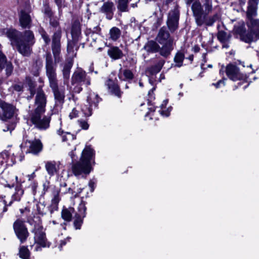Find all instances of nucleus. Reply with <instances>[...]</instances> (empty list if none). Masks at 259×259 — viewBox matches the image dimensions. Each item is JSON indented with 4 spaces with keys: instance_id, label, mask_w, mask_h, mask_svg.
<instances>
[{
    "instance_id": "1",
    "label": "nucleus",
    "mask_w": 259,
    "mask_h": 259,
    "mask_svg": "<svg viewBox=\"0 0 259 259\" xmlns=\"http://www.w3.org/2000/svg\"><path fill=\"white\" fill-rule=\"evenodd\" d=\"M5 31L4 32L11 41L13 47H16L17 51L24 56L30 55L31 47L35 42L32 31L27 30L20 32L14 29H8Z\"/></svg>"
},
{
    "instance_id": "2",
    "label": "nucleus",
    "mask_w": 259,
    "mask_h": 259,
    "mask_svg": "<svg viewBox=\"0 0 259 259\" xmlns=\"http://www.w3.org/2000/svg\"><path fill=\"white\" fill-rule=\"evenodd\" d=\"M94 155V150L90 146H87L82 152L79 161L72 165V171L75 177L83 178L90 173L91 160Z\"/></svg>"
},
{
    "instance_id": "3",
    "label": "nucleus",
    "mask_w": 259,
    "mask_h": 259,
    "mask_svg": "<svg viewBox=\"0 0 259 259\" xmlns=\"http://www.w3.org/2000/svg\"><path fill=\"white\" fill-rule=\"evenodd\" d=\"M27 222L34 228L32 232L34 233L35 243L42 247H49L50 243L47 241L46 233L41 225V220L38 215L31 216L29 215L27 218Z\"/></svg>"
},
{
    "instance_id": "4",
    "label": "nucleus",
    "mask_w": 259,
    "mask_h": 259,
    "mask_svg": "<svg viewBox=\"0 0 259 259\" xmlns=\"http://www.w3.org/2000/svg\"><path fill=\"white\" fill-rule=\"evenodd\" d=\"M45 68L46 75L49 81L50 87L58 84L56 69L50 53H47L46 55Z\"/></svg>"
},
{
    "instance_id": "5",
    "label": "nucleus",
    "mask_w": 259,
    "mask_h": 259,
    "mask_svg": "<svg viewBox=\"0 0 259 259\" xmlns=\"http://www.w3.org/2000/svg\"><path fill=\"white\" fill-rule=\"evenodd\" d=\"M13 227L15 235L21 243H24L29 235L25 222L20 219H17L13 223Z\"/></svg>"
},
{
    "instance_id": "6",
    "label": "nucleus",
    "mask_w": 259,
    "mask_h": 259,
    "mask_svg": "<svg viewBox=\"0 0 259 259\" xmlns=\"http://www.w3.org/2000/svg\"><path fill=\"white\" fill-rule=\"evenodd\" d=\"M17 112V109L13 105L0 100V119L2 120L11 119Z\"/></svg>"
},
{
    "instance_id": "7",
    "label": "nucleus",
    "mask_w": 259,
    "mask_h": 259,
    "mask_svg": "<svg viewBox=\"0 0 259 259\" xmlns=\"http://www.w3.org/2000/svg\"><path fill=\"white\" fill-rule=\"evenodd\" d=\"M71 82L72 85H85L88 87L91 84V78L88 76L85 71L80 68L77 69L73 72Z\"/></svg>"
},
{
    "instance_id": "8",
    "label": "nucleus",
    "mask_w": 259,
    "mask_h": 259,
    "mask_svg": "<svg viewBox=\"0 0 259 259\" xmlns=\"http://www.w3.org/2000/svg\"><path fill=\"white\" fill-rule=\"evenodd\" d=\"M62 36L61 29H57L52 36V49L56 63L60 61L61 52L60 40Z\"/></svg>"
},
{
    "instance_id": "9",
    "label": "nucleus",
    "mask_w": 259,
    "mask_h": 259,
    "mask_svg": "<svg viewBox=\"0 0 259 259\" xmlns=\"http://www.w3.org/2000/svg\"><path fill=\"white\" fill-rule=\"evenodd\" d=\"M44 113L33 112L31 115V121L36 127L39 130H46L49 127L50 117L44 116Z\"/></svg>"
},
{
    "instance_id": "10",
    "label": "nucleus",
    "mask_w": 259,
    "mask_h": 259,
    "mask_svg": "<svg viewBox=\"0 0 259 259\" xmlns=\"http://www.w3.org/2000/svg\"><path fill=\"white\" fill-rule=\"evenodd\" d=\"M179 18L180 11L178 6L176 5L174 9L169 12L166 21L167 27L171 33L178 28Z\"/></svg>"
},
{
    "instance_id": "11",
    "label": "nucleus",
    "mask_w": 259,
    "mask_h": 259,
    "mask_svg": "<svg viewBox=\"0 0 259 259\" xmlns=\"http://www.w3.org/2000/svg\"><path fill=\"white\" fill-rule=\"evenodd\" d=\"M101 100L99 96L95 93H91L87 98V104L82 107L81 110L85 116H90L92 114L93 107L96 108Z\"/></svg>"
},
{
    "instance_id": "12",
    "label": "nucleus",
    "mask_w": 259,
    "mask_h": 259,
    "mask_svg": "<svg viewBox=\"0 0 259 259\" xmlns=\"http://www.w3.org/2000/svg\"><path fill=\"white\" fill-rule=\"evenodd\" d=\"M47 98L44 92L41 89H38L35 98L34 112L44 113Z\"/></svg>"
},
{
    "instance_id": "13",
    "label": "nucleus",
    "mask_w": 259,
    "mask_h": 259,
    "mask_svg": "<svg viewBox=\"0 0 259 259\" xmlns=\"http://www.w3.org/2000/svg\"><path fill=\"white\" fill-rule=\"evenodd\" d=\"M225 71L227 76L233 81L244 79L246 75L241 73L235 65L229 64L226 67Z\"/></svg>"
},
{
    "instance_id": "14",
    "label": "nucleus",
    "mask_w": 259,
    "mask_h": 259,
    "mask_svg": "<svg viewBox=\"0 0 259 259\" xmlns=\"http://www.w3.org/2000/svg\"><path fill=\"white\" fill-rule=\"evenodd\" d=\"M202 11L200 14L201 18L199 21L194 17L195 22L197 26H201L204 24L205 18L207 15L212 11V0H204L203 5L201 4Z\"/></svg>"
},
{
    "instance_id": "15",
    "label": "nucleus",
    "mask_w": 259,
    "mask_h": 259,
    "mask_svg": "<svg viewBox=\"0 0 259 259\" xmlns=\"http://www.w3.org/2000/svg\"><path fill=\"white\" fill-rule=\"evenodd\" d=\"M115 10L114 4L112 1H108L104 2L99 8V12L103 14L107 19L111 20Z\"/></svg>"
},
{
    "instance_id": "16",
    "label": "nucleus",
    "mask_w": 259,
    "mask_h": 259,
    "mask_svg": "<svg viewBox=\"0 0 259 259\" xmlns=\"http://www.w3.org/2000/svg\"><path fill=\"white\" fill-rule=\"evenodd\" d=\"M237 32L240 35V39L246 43L249 44L251 42L255 41L259 39V36L255 33L250 30L246 32L245 29L243 27L238 28Z\"/></svg>"
},
{
    "instance_id": "17",
    "label": "nucleus",
    "mask_w": 259,
    "mask_h": 259,
    "mask_svg": "<svg viewBox=\"0 0 259 259\" xmlns=\"http://www.w3.org/2000/svg\"><path fill=\"white\" fill-rule=\"evenodd\" d=\"M156 39L159 44L173 43L174 42L173 38L170 36L167 28L164 26L159 29Z\"/></svg>"
},
{
    "instance_id": "18",
    "label": "nucleus",
    "mask_w": 259,
    "mask_h": 259,
    "mask_svg": "<svg viewBox=\"0 0 259 259\" xmlns=\"http://www.w3.org/2000/svg\"><path fill=\"white\" fill-rule=\"evenodd\" d=\"M73 60L68 59L60 64L63 77L64 84H67L70 78V70L73 66Z\"/></svg>"
},
{
    "instance_id": "19",
    "label": "nucleus",
    "mask_w": 259,
    "mask_h": 259,
    "mask_svg": "<svg viewBox=\"0 0 259 259\" xmlns=\"http://www.w3.org/2000/svg\"><path fill=\"white\" fill-rule=\"evenodd\" d=\"M50 87L54 94L56 105H62L64 102L65 97V90L64 89L59 88L58 84Z\"/></svg>"
},
{
    "instance_id": "20",
    "label": "nucleus",
    "mask_w": 259,
    "mask_h": 259,
    "mask_svg": "<svg viewBox=\"0 0 259 259\" xmlns=\"http://www.w3.org/2000/svg\"><path fill=\"white\" fill-rule=\"evenodd\" d=\"M187 6L191 5V10L194 17H196L199 21L201 20L200 14L202 11L201 3L199 0H185Z\"/></svg>"
},
{
    "instance_id": "21",
    "label": "nucleus",
    "mask_w": 259,
    "mask_h": 259,
    "mask_svg": "<svg viewBox=\"0 0 259 259\" xmlns=\"http://www.w3.org/2000/svg\"><path fill=\"white\" fill-rule=\"evenodd\" d=\"M20 26L23 28H30L31 26V18L29 14L21 10L19 14Z\"/></svg>"
},
{
    "instance_id": "22",
    "label": "nucleus",
    "mask_w": 259,
    "mask_h": 259,
    "mask_svg": "<svg viewBox=\"0 0 259 259\" xmlns=\"http://www.w3.org/2000/svg\"><path fill=\"white\" fill-rule=\"evenodd\" d=\"M105 84L107 87L109 93L118 98L121 97L122 92L120 90L119 85L117 83L112 80L109 79L106 81Z\"/></svg>"
},
{
    "instance_id": "23",
    "label": "nucleus",
    "mask_w": 259,
    "mask_h": 259,
    "mask_svg": "<svg viewBox=\"0 0 259 259\" xmlns=\"http://www.w3.org/2000/svg\"><path fill=\"white\" fill-rule=\"evenodd\" d=\"M81 25L80 22L76 20L75 21L71 27V35L72 39L76 42H78L81 40Z\"/></svg>"
},
{
    "instance_id": "24",
    "label": "nucleus",
    "mask_w": 259,
    "mask_h": 259,
    "mask_svg": "<svg viewBox=\"0 0 259 259\" xmlns=\"http://www.w3.org/2000/svg\"><path fill=\"white\" fill-rule=\"evenodd\" d=\"M164 63L165 61L163 59H159L155 65L149 67L146 69V74L150 76L158 73L161 70Z\"/></svg>"
},
{
    "instance_id": "25",
    "label": "nucleus",
    "mask_w": 259,
    "mask_h": 259,
    "mask_svg": "<svg viewBox=\"0 0 259 259\" xmlns=\"http://www.w3.org/2000/svg\"><path fill=\"white\" fill-rule=\"evenodd\" d=\"M101 28L99 25L94 27L93 29L88 28L85 31V34L88 36L87 40L96 41L97 39V35L100 34Z\"/></svg>"
},
{
    "instance_id": "26",
    "label": "nucleus",
    "mask_w": 259,
    "mask_h": 259,
    "mask_svg": "<svg viewBox=\"0 0 259 259\" xmlns=\"http://www.w3.org/2000/svg\"><path fill=\"white\" fill-rule=\"evenodd\" d=\"M173 43H165L161 44L162 46H159V49L158 52L163 58H167L171 54V52L173 50Z\"/></svg>"
},
{
    "instance_id": "27",
    "label": "nucleus",
    "mask_w": 259,
    "mask_h": 259,
    "mask_svg": "<svg viewBox=\"0 0 259 259\" xmlns=\"http://www.w3.org/2000/svg\"><path fill=\"white\" fill-rule=\"evenodd\" d=\"M29 152L37 154L42 149V144L39 140H35L29 142Z\"/></svg>"
},
{
    "instance_id": "28",
    "label": "nucleus",
    "mask_w": 259,
    "mask_h": 259,
    "mask_svg": "<svg viewBox=\"0 0 259 259\" xmlns=\"http://www.w3.org/2000/svg\"><path fill=\"white\" fill-rule=\"evenodd\" d=\"M143 49L148 53H155L158 52L159 49V45L154 40H150L145 45Z\"/></svg>"
},
{
    "instance_id": "29",
    "label": "nucleus",
    "mask_w": 259,
    "mask_h": 259,
    "mask_svg": "<svg viewBox=\"0 0 259 259\" xmlns=\"http://www.w3.org/2000/svg\"><path fill=\"white\" fill-rule=\"evenodd\" d=\"M248 30L252 31L259 36V19L250 18L247 22Z\"/></svg>"
},
{
    "instance_id": "30",
    "label": "nucleus",
    "mask_w": 259,
    "mask_h": 259,
    "mask_svg": "<svg viewBox=\"0 0 259 259\" xmlns=\"http://www.w3.org/2000/svg\"><path fill=\"white\" fill-rule=\"evenodd\" d=\"M129 0H117L116 7L118 13L128 12L130 7Z\"/></svg>"
},
{
    "instance_id": "31",
    "label": "nucleus",
    "mask_w": 259,
    "mask_h": 259,
    "mask_svg": "<svg viewBox=\"0 0 259 259\" xmlns=\"http://www.w3.org/2000/svg\"><path fill=\"white\" fill-rule=\"evenodd\" d=\"M46 169L50 176H54L58 171L57 163L54 161H50L46 162Z\"/></svg>"
},
{
    "instance_id": "32",
    "label": "nucleus",
    "mask_w": 259,
    "mask_h": 259,
    "mask_svg": "<svg viewBox=\"0 0 259 259\" xmlns=\"http://www.w3.org/2000/svg\"><path fill=\"white\" fill-rule=\"evenodd\" d=\"M108 55L112 59L117 60L121 58L123 56V53L117 47H113L108 50Z\"/></svg>"
},
{
    "instance_id": "33",
    "label": "nucleus",
    "mask_w": 259,
    "mask_h": 259,
    "mask_svg": "<svg viewBox=\"0 0 259 259\" xmlns=\"http://www.w3.org/2000/svg\"><path fill=\"white\" fill-rule=\"evenodd\" d=\"M15 123L9 122L8 120H2L0 122V128L4 132L10 131V133L15 128Z\"/></svg>"
},
{
    "instance_id": "34",
    "label": "nucleus",
    "mask_w": 259,
    "mask_h": 259,
    "mask_svg": "<svg viewBox=\"0 0 259 259\" xmlns=\"http://www.w3.org/2000/svg\"><path fill=\"white\" fill-rule=\"evenodd\" d=\"M73 211L74 208L72 207L63 208L61 212L62 218L66 222H70L72 220V212Z\"/></svg>"
},
{
    "instance_id": "35",
    "label": "nucleus",
    "mask_w": 259,
    "mask_h": 259,
    "mask_svg": "<svg viewBox=\"0 0 259 259\" xmlns=\"http://www.w3.org/2000/svg\"><path fill=\"white\" fill-rule=\"evenodd\" d=\"M257 3H251L249 2L248 9L247 11V17L248 20L253 18V16L256 15V5Z\"/></svg>"
},
{
    "instance_id": "36",
    "label": "nucleus",
    "mask_w": 259,
    "mask_h": 259,
    "mask_svg": "<svg viewBox=\"0 0 259 259\" xmlns=\"http://www.w3.org/2000/svg\"><path fill=\"white\" fill-rule=\"evenodd\" d=\"M121 33V30L118 27H113L109 30V38L113 41H116L120 37Z\"/></svg>"
},
{
    "instance_id": "37",
    "label": "nucleus",
    "mask_w": 259,
    "mask_h": 259,
    "mask_svg": "<svg viewBox=\"0 0 259 259\" xmlns=\"http://www.w3.org/2000/svg\"><path fill=\"white\" fill-rule=\"evenodd\" d=\"M9 153L8 151H5L0 153V172H2L5 169V163L7 162Z\"/></svg>"
},
{
    "instance_id": "38",
    "label": "nucleus",
    "mask_w": 259,
    "mask_h": 259,
    "mask_svg": "<svg viewBox=\"0 0 259 259\" xmlns=\"http://www.w3.org/2000/svg\"><path fill=\"white\" fill-rule=\"evenodd\" d=\"M57 133L59 135L62 136V141L63 142L68 140H73L75 139V136L74 135L69 132H64L61 128L57 131Z\"/></svg>"
},
{
    "instance_id": "39",
    "label": "nucleus",
    "mask_w": 259,
    "mask_h": 259,
    "mask_svg": "<svg viewBox=\"0 0 259 259\" xmlns=\"http://www.w3.org/2000/svg\"><path fill=\"white\" fill-rule=\"evenodd\" d=\"M30 251L27 246H22L20 247L19 255L22 259H30Z\"/></svg>"
},
{
    "instance_id": "40",
    "label": "nucleus",
    "mask_w": 259,
    "mask_h": 259,
    "mask_svg": "<svg viewBox=\"0 0 259 259\" xmlns=\"http://www.w3.org/2000/svg\"><path fill=\"white\" fill-rule=\"evenodd\" d=\"M85 205L84 202L81 201L77 207V210L75 213V216L81 217L84 218L86 215Z\"/></svg>"
},
{
    "instance_id": "41",
    "label": "nucleus",
    "mask_w": 259,
    "mask_h": 259,
    "mask_svg": "<svg viewBox=\"0 0 259 259\" xmlns=\"http://www.w3.org/2000/svg\"><path fill=\"white\" fill-rule=\"evenodd\" d=\"M217 37L221 42H228L231 35L224 31H220L218 33Z\"/></svg>"
},
{
    "instance_id": "42",
    "label": "nucleus",
    "mask_w": 259,
    "mask_h": 259,
    "mask_svg": "<svg viewBox=\"0 0 259 259\" xmlns=\"http://www.w3.org/2000/svg\"><path fill=\"white\" fill-rule=\"evenodd\" d=\"M167 103L168 101L167 100H165L163 101V103L160 105L161 109L159 110V112L162 116H168L169 115L171 108L169 107L166 110H164V109L166 107Z\"/></svg>"
},
{
    "instance_id": "43",
    "label": "nucleus",
    "mask_w": 259,
    "mask_h": 259,
    "mask_svg": "<svg viewBox=\"0 0 259 259\" xmlns=\"http://www.w3.org/2000/svg\"><path fill=\"white\" fill-rule=\"evenodd\" d=\"M123 75L124 77V78H122L121 75L119 73L118 77L119 79L123 80H131L134 78V74L131 70L129 69H125L123 71Z\"/></svg>"
},
{
    "instance_id": "44",
    "label": "nucleus",
    "mask_w": 259,
    "mask_h": 259,
    "mask_svg": "<svg viewBox=\"0 0 259 259\" xmlns=\"http://www.w3.org/2000/svg\"><path fill=\"white\" fill-rule=\"evenodd\" d=\"M52 195L53 197L52 199L51 202L58 204L60 199L59 197V190L58 188L54 187L52 190Z\"/></svg>"
},
{
    "instance_id": "45",
    "label": "nucleus",
    "mask_w": 259,
    "mask_h": 259,
    "mask_svg": "<svg viewBox=\"0 0 259 259\" xmlns=\"http://www.w3.org/2000/svg\"><path fill=\"white\" fill-rule=\"evenodd\" d=\"M219 17L218 14H215L208 18L206 17L204 24H205L207 26H212L219 19Z\"/></svg>"
},
{
    "instance_id": "46",
    "label": "nucleus",
    "mask_w": 259,
    "mask_h": 259,
    "mask_svg": "<svg viewBox=\"0 0 259 259\" xmlns=\"http://www.w3.org/2000/svg\"><path fill=\"white\" fill-rule=\"evenodd\" d=\"M184 59V55L182 53H178L176 54L174 61L177 64L178 67H181L182 65Z\"/></svg>"
},
{
    "instance_id": "47",
    "label": "nucleus",
    "mask_w": 259,
    "mask_h": 259,
    "mask_svg": "<svg viewBox=\"0 0 259 259\" xmlns=\"http://www.w3.org/2000/svg\"><path fill=\"white\" fill-rule=\"evenodd\" d=\"M33 66H34L35 68V71L34 73V75H37L38 70L42 66V61L41 59L39 58H37L35 60V62L33 64Z\"/></svg>"
},
{
    "instance_id": "48",
    "label": "nucleus",
    "mask_w": 259,
    "mask_h": 259,
    "mask_svg": "<svg viewBox=\"0 0 259 259\" xmlns=\"http://www.w3.org/2000/svg\"><path fill=\"white\" fill-rule=\"evenodd\" d=\"M23 194V190L21 189H16V192L12 195L11 201H19Z\"/></svg>"
},
{
    "instance_id": "49",
    "label": "nucleus",
    "mask_w": 259,
    "mask_h": 259,
    "mask_svg": "<svg viewBox=\"0 0 259 259\" xmlns=\"http://www.w3.org/2000/svg\"><path fill=\"white\" fill-rule=\"evenodd\" d=\"M78 42H76V41H74V40L72 39V40L70 41L68 43L67 45V51L68 53H73L74 52V48H76V50H77V43Z\"/></svg>"
},
{
    "instance_id": "50",
    "label": "nucleus",
    "mask_w": 259,
    "mask_h": 259,
    "mask_svg": "<svg viewBox=\"0 0 259 259\" xmlns=\"http://www.w3.org/2000/svg\"><path fill=\"white\" fill-rule=\"evenodd\" d=\"M75 219L74 222V225L76 229H79L83 223V217L75 216Z\"/></svg>"
},
{
    "instance_id": "51",
    "label": "nucleus",
    "mask_w": 259,
    "mask_h": 259,
    "mask_svg": "<svg viewBox=\"0 0 259 259\" xmlns=\"http://www.w3.org/2000/svg\"><path fill=\"white\" fill-rule=\"evenodd\" d=\"M50 24L52 27L55 28V31L57 29H61L58 20L53 18V17L50 18Z\"/></svg>"
},
{
    "instance_id": "52",
    "label": "nucleus",
    "mask_w": 259,
    "mask_h": 259,
    "mask_svg": "<svg viewBox=\"0 0 259 259\" xmlns=\"http://www.w3.org/2000/svg\"><path fill=\"white\" fill-rule=\"evenodd\" d=\"M55 2L58 7L60 13H62V9L67 6L65 0H55Z\"/></svg>"
},
{
    "instance_id": "53",
    "label": "nucleus",
    "mask_w": 259,
    "mask_h": 259,
    "mask_svg": "<svg viewBox=\"0 0 259 259\" xmlns=\"http://www.w3.org/2000/svg\"><path fill=\"white\" fill-rule=\"evenodd\" d=\"M44 13L49 18L53 17L54 13L49 5H46L44 6Z\"/></svg>"
},
{
    "instance_id": "54",
    "label": "nucleus",
    "mask_w": 259,
    "mask_h": 259,
    "mask_svg": "<svg viewBox=\"0 0 259 259\" xmlns=\"http://www.w3.org/2000/svg\"><path fill=\"white\" fill-rule=\"evenodd\" d=\"M67 186V184L65 183H63L60 185V189H59V192H61L62 193H70L72 194H73V192L72 190L70 189V188H68L67 189H65L66 187Z\"/></svg>"
},
{
    "instance_id": "55",
    "label": "nucleus",
    "mask_w": 259,
    "mask_h": 259,
    "mask_svg": "<svg viewBox=\"0 0 259 259\" xmlns=\"http://www.w3.org/2000/svg\"><path fill=\"white\" fill-rule=\"evenodd\" d=\"M7 63V59L5 55L0 51V68L4 67Z\"/></svg>"
},
{
    "instance_id": "56",
    "label": "nucleus",
    "mask_w": 259,
    "mask_h": 259,
    "mask_svg": "<svg viewBox=\"0 0 259 259\" xmlns=\"http://www.w3.org/2000/svg\"><path fill=\"white\" fill-rule=\"evenodd\" d=\"M6 72L7 76H10L13 70V67L11 63H6Z\"/></svg>"
},
{
    "instance_id": "57",
    "label": "nucleus",
    "mask_w": 259,
    "mask_h": 259,
    "mask_svg": "<svg viewBox=\"0 0 259 259\" xmlns=\"http://www.w3.org/2000/svg\"><path fill=\"white\" fill-rule=\"evenodd\" d=\"M41 35L44 40L45 41L46 45H49L50 42V38L47 32L45 31H43L41 33Z\"/></svg>"
},
{
    "instance_id": "58",
    "label": "nucleus",
    "mask_w": 259,
    "mask_h": 259,
    "mask_svg": "<svg viewBox=\"0 0 259 259\" xmlns=\"http://www.w3.org/2000/svg\"><path fill=\"white\" fill-rule=\"evenodd\" d=\"M78 111H77V110L75 109V108H74L72 109L71 112L70 113L69 116L70 119H73L77 117L78 116Z\"/></svg>"
},
{
    "instance_id": "59",
    "label": "nucleus",
    "mask_w": 259,
    "mask_h": 259,
    "mask_svg": "<svg viewBox=\"0 0 259 259\" xmlns=\"http://www.w3.org/2000/svg\"><path fill=\"white\" fill-rule=\"evenodd\" d=\"M58 204L54 203L51 202V205L50 207V211L51 213H52L54 211L57 210L58 208Z\"/></svg>"
},
{
    "instance_id": "60",
    "label": "nucleus",
    "mask_w": 259,
    "mask_h": 259,
    "mask_svg": "<svg viewBox=\"0 0 259 259\" xmlns=\"http://www.w3.org/2000/svg\"><path fill=\"white\" fill-rule=\"evenodd\" d=\"M79 125L84 130H87L89 128V124L85 121H79Z\"/></svg>"
},
{
    "instance_id": "61",
    "label": "nucleus",
    "mask_w": 259,
    "mask_h": 259,
    "mask_svg": "<svg viewBox=\"0 0 259 259\" xmlns=\"http://www.w3.org/2000/svg\"><path fill=\"white\" fill-rule=\"evenodd\" d=\"M20 211L22 214H25L26 215H29L30 212V209L28 207H25L24 208H22L20 209Z\"/></svg>"
},
{
    "instance_id": "62",
    "label": "nucleus",
    "mask_w": 259,
    "mask_h": 259,
    "mask_svg": "<svg viewBox=\"0 0 259 259\" xmlns=\"http://www.w3.org/2000/svg\"><path fill=\"white\" fill-rule=\"evenodd\" d=\"M212 85H214L216 88H219L221 87V85H225L224 81L223 80H220L216 83H212Z\"/></svg>"
},
{
    "instance_id": "63",
    "label": "nucleus",
    "mask_w": 259,
    "mask_h": 259,
    "mask_svg": "<svg viewBox=\"0 0 259 259\" xmlns=\"http://www.w3.org/2000/svg\"><path fill=\"white\" fill-rule=\"evenodd\" d=\"M81 85H77L74 87L73 91L76 93H79L82 90V88L81 87Z\"/></svg>"
},
{
    "instance_id": "64",
    "label": "nucleus",
    "mask_w": 259,
    "mask_h": 259,
    "mask_svg": "<svg viewBox=\"0 0 259 259\" xmlns=\"http://www.w3.org/2000/svg\"><path fill=\"white\" fill-rule=\"evenodd\" d=\"M69 100L70 102L72 101L74 104H76L78 100V98L76 97L74 94H72L71 97L69 98Z\"/></svg>"
}]
</instances>
